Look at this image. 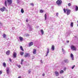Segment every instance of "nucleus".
I'll return each instance as SVG.
<instances>
[{"label": "nucleus", "mask_w": 78, "mask_h": 78, "mask_svg": "<svg viewBox=\"0 0 78 78\" xmlns=\"http://www.w3.org/2000/svg\"><path fill=\"white\" fill-rule=\"evenodd\" d=\"M76 7L75 9L76 11H78V7L77 6H76Z\"/></svg>", "instance_id": "21"}, {"label": "nucleus", "mask_w": 78, "mask_h": 78, "mask_svg": "<svg viewBox=\"0 0 78 78\" xmlns=\"http://www.w3.org/2000/svg\"><path fill=\"white\" fill-rule=\"evenodd\" d=\"M6 9V8L5 7H3V8H1L0 10L1 11H2V12H3L5 11V9Z\"/></svg>", "instance_id": "6"}, {"label": "nucleus", "mask_w": 78, "mask_h": 78, "mask_svg": "<svg viewBox=\"0 0 78 78\" xmlns=\"http://www.w3.org/2000/svg\"><path fill=\"white\" fill-rule=\"evenodd\" d=\"M9 61L10 62H11V61H12V60H11V59L10 58L9 59Z\"/></svg>", "instance_id": "38"}, {"label": "nucleus", "mask_w": 78, "mask_h": 78, "mask_svg": "<svg viewBox=\"0 0 78 78\" xmlns=\"http://www.w3.org/2000/svg\"><path fill=\"white\" fill-rule=\"evenodd\" d=\"M3 37H4V38H5L6 37V34H4L3 35Z\"/></svg>", "instance_id": "28"}, {"label": "nucleus", "mask_w": 78, "mask_h": 78, "mask_svg": "<svg viewBox=\"0 0 78 78\" xmlns=\"http://www.w3.org/2000/svg\"><path fill=\"white\" fill-rule=\"evenodd\" d=\"M55 74L56 76H59V73H58V72L57 71H55Z\"/></svg>", "instance_id": "9"}, {"label": "nucleus", "mask_w": 78, "mask_h": 78, "mask_svg": "<svg viewBox=\"0 0 78 78\" xmlns=\"http://www.w3.org/2000/svg\"><path fill=\"white\" fill-rule=\"evenodd\" d=\"M17 67H18V68H20L21 67V66L20 65H17Z\"/></svg>", "instance_id": "32"}, {"label": "nucleus", "mask_w": 78, "mask_h": 78, "mask_svg": "<svg viewBox=\"0 0 78 78\" xmlns=\"http://www.w3.org/2000/svg\"><path fill=\"white\" fill-rule=\"evenodd\" d=\"M27 36H30V35H29V34H27Z\"/></svg>", "instance_id": "45"}, {"label": "nucleus", "mask_w": 78, "mask_h": 78, "mask_svg": "<svg viewBox=\"0 0 78 78\" xmlns=\"http://www.w3.org/2000/svg\"><path fill=\"white\" fill-rule=\"evenodd\" d=\"M63 11L65 13H66V14H67V15H69V14H70V10L68 9H64Z\"/></svg>", "instance_id": "1"}, {"label": "nucleus", "mask_w": 78, "mask_h": 78, "mask_svg": "<svg viewBox=\"0 0 78 78\" xmlns=\"http://www.w3.org/2000/svg\"><path fill=\"white\" fill-rule=\"evenodd\" d=\"M3 66L4 67H5L6 66V63L5 62H4L3 63Z\"/></svg>", "instance_id": "18"}, {"label": "nucleus", "mask_w": 78, "mask_h": 78, "mask_svg": "<svg viewBox=\"0 0 78 78\" xmlns=\"http://www.w3.org/2000/svg\"><path fill=\"white\" fill-rule=\"evenodd\" d=\"M64 62H65V63H66V62H67V59H66L64 60Z\"/></svg>", "instance_id": "27"}, {"label": "nucleus", "mask_w": 78, "mask_h": 78, "mask_svg": "<svg viewBox=\"0 0 78 78\" xmlns=\"http://www.w3.org/2000/svg\"><path fill=\"white\" fill-rule=\"evenodd\" d=\"M2 74V71H0V75H1Z\"/></svg>", "instance_id": "34"}, {"label": "nucleus", "mask_w": 78, "mask_h": 78, "mask_svg": "<svg viewBox=\"0 0 78 78\" xmlns=\"http://www.w3.org/2000/svg\"><path fill=\"white\" fill-rule=\"evenodd\" d=\"M30 72H31V71H28L29 73H30Z\"/></svg>", "instance_id": "41"}, {"label": "nucleus", "mask_w": 78, "mask_h": 78, "mask_svg": "<svg viewBox=\"0 0 78 78\" xmlns=\"http://www.w3.org/2000/svg\"><path fill=\"white\" fill-rule=\"evenodd\" d=\"M7 2L8 3V5H10L12 4V0H7Z\"/></svg>", "instance_id": "3"}, {"label": "nucleus", "mask_w": 78, "mask_h": 78, "mask_svg": "<svg viewBox=\"0 0 78 78\" xmlns=\"http://www.w3.org/2000/svg\"><path fill=\"white\" fill-rule=\"evenodd\" d=\"M23 61H24L23 59H21V62H23Z\"/></svg>", "instance_id": "35"}, {"label": "nucleus", "mask_w": 78, "mask_h": 78, "mask_svg": "<svg viewBox=\"0 0 78 78\" xmlns=\"http://www.w3.org/2000/svg\"><path fill=\"white\" fill-rule=\"evenodd\" d=\"M62 50H64V49L63 48L62 49Z\"/></svg>", "instance_id": "48"}, {"label": "nucleus", "mask_w": 78, "mask_h": 78, "mask_svg": "<svg viewBox=\"0 0 78 78\" xmlns=\"http://www.w3.org/2000/svg\"><path fill=\"white\" fill-rule=\"evenodd\" d=\"M6 72L7 74H8L9 73V68H7Z\"/></svg>", "instance_id": "10"}, {"label": "nucleus", "mask_w": 78, "mask_h": 78, "mask_svg": "<svg viewBox=\"0 0 78 78\" xmlns=\"http://www.w3.org/2000/svg\"><path fill=\"white\" fill-rule=\"evenodd\" d=\"M70 26L71 27H73V22H71L70 24Z\"/></svg>", "instance_id": "20"}, {"label": "nucleus", "mask_w": 78, "mask_h": 78, "mask_svg": "<svg viewBox=\"0 0 78 78\" xmlns=\"http://www.w3.org/2000/svg\"><path fill=\"white\" fill-rule=\"evenodd\" d=\"M40 12H41V13H43V12H44V11L43 10H40Z\"/></svg>", "instance_id": "23"}, {"label": "nucleus", "mask_w": 78, "mask_h": 78, "mask_svg": "<svg viewBox=\"0 0 78 78\" xmlns=\"http://www.w3.org/2000/svg\"><path fill=\"white\" fill-rule=\"evenodd\" d=\"M30 5L32 6H34V4H33V3H30Z\"/></svg>", "instance_id": "30"}, {"label": "nucleus", "mask_w": 78, "mask_h": 78, "mask_svg": "<svg viewBox=\"0 0 78 78\" xmlns=\"http://www.w3.org/2000/svg\"><path fill=\"white\" fill-rule=\"evenodd\" d=\"M51 49L52 50H55V46H54V45H52Z\"/></svg>", "instance_id": "14"}, {"label": "nucleus", "mask_w": 78, "mask_h": 78, "mask_svg": "<svg viewBox=\"0 0 78 78\" xmlns=\"http://www.w3.org/2000/svg\"><path fill=\"white\" fill-rule=\"evenodd\" d=\"M68 6H71V4H70V3H68Z\"/></svg>", "instance_id": "33"}, {"label": "nucleus", "mask_w": 78, "mask_h": 78, "mask_svg": "<svg viewBox=\"0 0 78 78\" xmlns=\"http://www.w3.org/2000/svg\"><path fill=\"white\" fill-rule=\"evenodd\" d=\"M36 49H34L33 51V54H36Z\"/></svg>", "instance_id": "12"}, {"label": "nucleus", "mask_w": 78, "mask_h": 78, "mask_svg": "<svg viewBox=\"0 0 78 78\" xmlns=\"http://www.w3.org/2000/svg\"><path fill=\"white\" fill-rule=\"evenodd\" d=\"M56 16H58V13H57L56 14Z\"/></svg>", "instance_id": "40"}, {"label": "nucleus", "mask_w": 78, "mask_h": 78, "mask_svg": "<svg viewBox=\"0 0 78 78\" xmlns=\"http://www.w3.org/2000/svg\"><path fill=\"white\" fill-rule=\"evenodd\" d=\"M40 62H41V63H43V62H42V60H41Z\"/></svg>", "instance_id": "37"}, {"label": "nucleus", "mask_w": 78, "mask_h": 78, "mask_svg": "<svg viewBox=\"0 0 78 78\" xmlns=\"http://www.w3.org/2000/svg\"><path fill=\"white\" fill-rule=\"evenodd\" d=\"M71 49L73 50L76 51V48H75V47L73 45H72L71 46Z\"/></svg>", "instance_id": "4"}, {"label": "nucleus", "mask_w": 78, "mask_h": 78, "mask_svg": "<svg viewBox=\"0 0 78 78\" xmlns=\"http://www.w3.org/2000/svg\"><path fill=\"white\" fill-rule=\"evenodd\" d=\"M21 12H22V13H23V12H24V10H23V9H21Z\"/></svg>", "instance_id": "24"}, {"label": "nucleus", "mask_w": 78, "mask_h": 78, "mask_svg": "<svg viewBox=\"0 0 78 78\" xmlns=\"http://www.w3.org/2000/svg\"><path fill=\"white\" fill-rule=\"evenodd\" d=\"M70 56L72 60H74V57H73V55L72 53H71L70 54Z\"/></svg>", "instance_id": "7"}, {"label": "nucleus", "mask_w": 78, "mask_h": 78, "mask_svg": "<svg viewBox=\"0 0 78 78\" xmlns=\"http://www.w3.org/2000/svg\"><path fill=\"white\" fill-rule=\"evenodd\" d=\"M26 22H28V19H27V20H26Z\"/></svg>", "instance_id": "36"}, {"label": "nucleus", "mask_w": 78, "mask_h": 78, "mask_svg": "<svg viewBox=\"0 0 78 78\" xmlns=\"http://www.w3.org/2000/svg\"><path fill=\"white\" fill-rule=\"evenodd\" d=\"M13 56L14 58H16L17 56V53L16 52H14L13 54Z\"/></svg>", "instance_id": "8"}, {"label": "nucleus", "mask_w": 78, "mask_h": 78, "mask_svg": "<svg viewBox=\"0 0 78 78\" xmlns=\"http://www.w3.org/2000/svg\"><path fill=\"white\" fill-rule=\"evenodd\" d=\"M48 53H49V49H48L47 54L46 55V56H47L48 55Z\"/></svg>", "instance_id": "16"}, {"label": "nucleus", "mask_w": 78, "mask_h": 78, "mask_svg": "<svg viewBox=\"0 0 78 78\" xmlns=\"http://www.w3.org/2000/svg\"><path fill=\"white\" fill-rule=\"evenodd\" d=\"M10 53V51L9 50H8L6 52V54L7 55H9Z\"/></svg>", "instance_id": "13"}, {"label": "nucleus", "mask_w": 78, "mask_h": 78, "mask_svg": "<svg viewBox=\"0 0 78 78\" xmlns=\"http://www.w3.org/2000/svg\"><path fill=\"white\" fill-rule=\"evenodd\" d=\"M5 6H7V1H6V0H5Z\"/></svg>", "instance_id": "22"}, {"label": "nucleus", "mask_w": 78, "mask_h": 78, "mask_svg": "<svg viewBox=\"0 0 78 78\" xmlns=\"http://www.w3.org/2000/svg\"><path fill=\"white\" fill-rule=\"evenodd\" d=\"M23 64V62H21V64L22 65Z\"/></svg>", "instance_id": "43"}, {"label": "nucleus", "mask_w": 78, "mask_h": 78, "mask_svg": "<svg viewBox=\"0 0 78 78\" xmlns=\"http://www.w3.org/2000/svg\"><path fill=\"white\" fill-rule=\"evenodd\" d=\"M19 39L20 40V41L22 42V41H23V37H19Z\"/></svg>", "instance_id": "15"}, {"label": "nucleus", "mask_w": 78, "mask_h": 78, "mask_svg": "<svg viewBox=\"0 0 78 78\" xmlns=\"http://www.w3.org/2000/svg\"><path fill=\"white\" fill-rule=\"evenodd\" d=\"M24 54V53L23 52L21 51L20 52V55H21V56H23V55Z\"/></svg>", "instance_id": "19"}, {"label": "nucleus", "mask_w": 78, "mask_h": 78, "mask_svg": "<svg viewBox=\"0 0 78 78\" xmlns=\"http://www.w3.org/2000/svg\"><path fill=\"white\" fill-rule=\"evenodd\" d=\"M34 57L33 56V58H32V59H34Z\"/></svg>", "instance_id": "46"}, {"label": "nucleus", "mask_w": 78, "mask_h": 78, "mask_svg": "<svg viewBox=\"0 0 78 78\" xmlns=\"http://www.w3.org/2000/svg\"><path fill=\"white\" fill-rule=\"evenodd\" d=\"M67 43H69V41H67Z\"/></svg>", "instance_id": "44"}, {"label": "nucleus", "mask_w": 78, "mask_h": 78, "mask_svg": "<svg viewBox=\"0 0 78 78\" xmlns=\"http://www.w3.org/2000/svg\"><path fill=\"white\" fill-rule=\"evenodd\" d=\"M60 73H64V71L62 70H61L60 72Z\"/></svg>", "instance_id": "29"}, {"label": "nucleus", "mask_w": 78, "mask_h": 78, "mask_svg": "<svg viewBox=\"0 0 78 78\" xmlns=\"http://www.w3.org/2000/svg\"><path fill=\"white\" fill-rule=\"evenodd\" d=\"M56 3L58 5H61L62 4V1L61 0H58L56 2Z\"/></svg>", "instance_id": "2"}, {"label": "nucleus", "mask_w": 78, "mask_h": 78, "mask_svg": "<svg viewBox=\"0 0 78 78\" xmlns=\"http://www.w3.org/2000/svg\"><path fill=\"white\" fill-rule=\"evenodd\" d=\"M24 56L25 58H27V57H28V56L30 57V55L29 53H27L26 55H24Z\"/></svg>", "instance_id": "5"}, {"label": "nucleus", "mask_w": 78, "mask_h": 78, "mask_svg": "<svg viewBox=\"0 0 78 78\" xmlns=\"http://www.w3.org/2000/svg\"><path fill=\"white\" fill-rule=\"evenodd\" d=\"M18 78H22L21 76H19Z\"/></svg>", "instance_id": "42"}, {"label": "nucleus", "mask_w": 78, "mask_h": 78, "mask_svg": "<svg viewBox=\"0 0 78 78\" xmlns=\"http://www.w3.org/2000/svg\"><path fill=\"white\" fill-rule=\"evenodd\" d=\"M44 18L45 20L47 19V14H44Z\"/></svg>", "instance_id": "25"}, {"label": "nucleus", "mask_w": 78, "mask_h": 78, "mask_svg": "<svg viewBox=\"0 0 78 78\" xmlns=\"http://www.w3.org/2000/svg\"><path fill=\"white\" fill-rule=\"evenodd\" d=\"M33 45V42H30L29 43V47H31V45Z\"/></svg>", "instance_id": "11"}, {"label": "nucleus", "mask_w": 78, "mask_h": 78, "mask_svg": "<svg viewBox=\"0 0 78 78\" xmlns=\"http://www.w3.org/2000/svg\"><path fill=\"white\" fill-rule=\"evenodd\" d=\"M75 67V65H73V66L71 68L72 69H73V68H74Z\"/></svg>", "instance_id": "31"}, {"label": "nucleus", "mask_w": 78, "mask_h": 78, "mask_svg": "<svg viewBox=\"0 0 78 78\" xmlns=\"http://www.w3.org/2000/svg\"><path fill=\"white\" fill-rule=\"evenodd\" d=\"M41 32L42 34H44V31L42 30H41Z\"/></svg>", "instance_id": "26"}, {"label": "nucleus", "mask_w": 78, "mask_h": 78, "mask_svg": "<svg viewBox=\"0 0 78 78\" xmlns=\"http://www.w3.org/2000/svg\"><path fill=\"white\" fill-rule=\"evenodd\" d=\"M42 76H45V74L44 73L43 74Z\"/></svg>", "instance_id": "39"}, {"label": "nucleus", "mask_w": 78, "mask_h": 78, "mask_svg": "<svg viewBox=\"0 0 78 78\" xmlns=\"http://www.w3.org/2000/svg\"><path fill=\"white\" fill-rule=\"evenodd\" d=\"M20 48L21 51H24V50H23V48L22 47V46H20Z\"/></svg>", "instance_id": "17"}, {"label": "nucleus", "mask_w": 78, "mask_h": 78, "mask_svg": "<svg viewBox=\"0 0 78 78\" xmlns=\"http://www.w3.org/2000/svg\"><path fill=\"white\" fill-rule=\"evenodd\" d=\"M66 68H64V70H66Z\"/></svg>", "instance_id": "47"}]
</instances>
